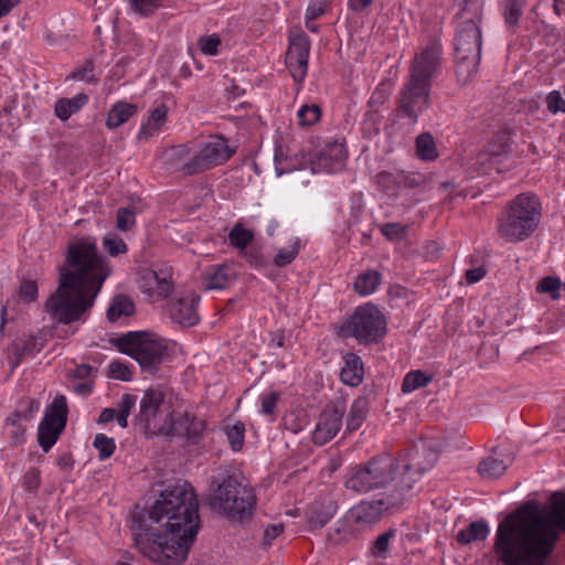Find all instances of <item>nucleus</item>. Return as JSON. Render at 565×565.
Listing matches in <instances>:
<instances>
[{
    "label": "nucleus",
    "instance_id": "obj_1",
    "mask_svg": "<svg viewBox=\"0 0 565 565\" xmlns=\"http://www.w3.org/2000/svg\"><path fill=\"white\" fill-rule=\"evenodd\" d=\"M137 550L162 565H180L200 529L199 502L191 484L170 483L130 526Z\"/></svg>",
    "mask_w": 565,
    "mask_h": 565
},
{
    "label": "nucleus",
    "instance_id": "obj_2",
    "mask_svg": "<svg viewBox=\"0 0 565 565\" xmlns=\"http://www.w3.org/2000/svg\"><path fill=\"white\" fill-rule=\"evenodd\" d=\"M565 534V492H554L542 507L529 500L498 525L493 551L503 565H550Z\"/></svg>",
    "mask_w": 565,
    "mask_h": 565
},
{
    "label": "nucleus",
    "instance_id": "obj_3",
    "mask_svg": "<svg viewBox=\"0 0 565 565\" xmlns=\"http://www.w3.org/2000/svg\"><path fill=\"white\" fill-rule=\"evenodd\" d=\"M67 264L61 269L56 290L45 302V310L62 324H71L88 312L104 281L110 275V266L95 244L81 242L68 248Z\"/></svg>",
    "mask_w": 565,
    "mask_h": 565
},
{
    "label": "nucleus",
    "instance_id": "obj_4",
    "mask_svg": "<svg viewBox=\"0 0 565 565\" xmlns=\"http://www.w3.org/2000/svg\"><path fill=\"white\" fill-rule=\"evenodd\" d=\"M418 449L412 454L411 461L399 463L390 455H379L370 460L353 466L347 473L344 487L358 494L377 492L383 498L394 493L404 501L418 478L430 470L437 461V454L423 449L424 461Z\"/></svg>",
    "mask_w": 565,
    "mask_h": 565
},
{
    "label": "nucleus",
    "instance_id": "obj_5",
    "mask_svg": "<svg viewBox=\"0 0 565 565\" xmlns=\"http://www.w3.org/2000/svg\"><path fill=\"white\" fill-rule=\"evenodd\" d=\"M441 46L433 41L420 53L416 54L408 82L399 93L398 113L413 122L429 106L431 79L440 68Z\"/></svg>",
    "mask_w": 565,
    "mask_h": 565
},
{
    "label": "nucleus",
    "instance_id": "obj_6",
    "mask_svg": "<svg viewBox=\"0 0 565 565\" xmlns=\"http://www.w3.org/2000/svg\"><path fill=\"white\" fill-rule=\"evenodd\" d=\"M231 154L225 139L216 138L194 153L185 145L170 147L163 151L162 161L167 170L194 175L222 164Z\"/></svg>",
    "mask_w": 565,
    "mask_h": 565
},
{
    "label": "nucleus",
    "instance_id": "obj_7",
    "mask_svg": "<svg viewBox=\"0 0 565 565\" xmlns=\"http://www.w3.org/2000/svg\"><path fill=\"white\" fill-rule=\"evenodd\" d=\"M206 501L215 512L242 522L252 518L256 497L242 476L228 475L217 483Z\"/></svg>",
    "mask_w": 565,
    "mask_h": 565
},
{
    "label": "nucleus",
    "instance_id": "obj_8",
    "mask_svg": "<svg viewBox=\"0 0 565 565\" xmlns=\"http://www.w3.org/2000/svg\"><path fill=\"white\" fill-rule=\"evenodd\" d=\"M541 203L533 194L515 196L498 218V233L507 242H523L537 228Z\"/></svg>",
    "mask_w": 565,
    "mask_h": 565
},
{
    "label": "nucleus",
    "instance_id": "obj_9",
    "mask_svg": "<svg viewBox=\"0 0 565 565\" xmlns=\"http://www.w3.org/2000/svg\"><path fill=\"white\" fill-rule=\"evenodd\" d=\"M120 353L138 362L143 372L153 374L158 371L166 353V345L150 333L143 331L128 332L111 340Z\"/></svg>",
    "mask_w": 565,
    "mask_h": 565
},
{
    "label": "nucleus",
    "instance_id": "obj_10",
    "mask_svg": "<svg viewBox=\"0 0 565 565\" xmlns=\"http://www.w3.org/2000/svg\"><path fill=\"white\" fill-rule=\"evenodd\" d=\"M387 331V322L382 311L373 303L358 307L343 323L340 333L354 338L361 344L370 345L382 341Z\"/></svg>",
    "mask_w": 565,
    "mask_h": 565
},
{
    "label": "nucleus",
    "instance_id": "obj_11",
    "mask_svg": "<svg viewBox=\"0 0 565 565\" xmlns=\"http://www.w3.org/2000/svg\"><path fill=\"white\" fill-rule=\"evenodd\" d=\"M512 152L511 136L507 131L498 132L486 150L471 158L469 168L478 174L488 173L495 164L505 161Z\"/></svg>",
    "mask_w": 565,
    "mask_h": 565
},
{
    "label": "nucleus",
    "instance_id": "obj_12",
    "mask_svg": "<svg viewBox=\"0 0 565 565\" xmlns=\"http://www.w3.org/2000/svg\"><path fill=\"white\" fill-rule=\"evenodd\" d=\"M399 495L394 493L391 498H382L380 500L361 501L352 507L348 512V518L359 525H373L383 516L385 511L399 505Z\"/></svg>",
    "mask_w": 565,
    "mask_h": 565
},
{
    "label": "nucleus",
    "instance_id": "obj_13",
    "mask_svg": "<svg viewBox=\"0 0 565 565\" xmlns=\"http://www.w3.org/2000/svg\"><path fill=\"white\" fill-rule=\"evenodd\" d=\"M345 412L343 402L328 405L320 414L312 439L316 445H324L330 441L340 430L342 418Z\"/></svg>",
    "mask_w": 565,
    "mask_h": 565
},
{
    "label": "nucleus",
    "instance_id": "obj_14",
    "mask_svg": "<svg viewBox=\"0 0 565 565\" xmlns=\"http://www.w3.org/2000/svg\"><path fill=\"white\" fill-rule=\"evenodd\" d=\"M310 40L303 33H297L290 38L286 53L287 67L296 82H301L307 75Z\"/></svg>",
    "mask_w": 565,
    "mask_h": 565
},
{
    "label": "nucleus",
    "instance_id": "obj_15",
    "mask_svg": "<svg viewBox=\"0 0 565 565\" xmlns=\"http://www.w3.org/2000/svg\"><path fill=\"white\" fill-rule=\"evenodd\" d=\"M476 18H465L457 24L455 34L456 54H481L480 17L476 15Z\"/></svg>",
    "mask_w": 565,
    "mask_h": 565
},
{
    "label": "nucleus",
    "instance_id": "obj_16",
    "mask_svg": "<svg viewBox=\"0 0 565 565\" xmlns=\"http://www.w3.org/2000/svg\"><path fill=\"white\" fill-rule=\"evenodd\" d=\"M347 154L341 142L333 141L321 148L310 160L312 173L337 172L344 166Z\"/></svg>",
    "mask_w": 565,
    "mask_h": 565
},
{
    "label": "nucleus",
    "instance_id": "obj_17",
    "mask_svg": "<svg viewBox=\"0 0 565 565\" xmlns=\"http://www.w3.org/2000/svg\"><path fill=\"white\" fill-rule=\"evenodd\" d=\"M199 297L190 296L171 301L168 306L169 317L182 327L195 326L200 318L196 310Z\"/></svg>",
    "mask_w": 565,
    "mask_h": 565
},
{
    "label": "nucleus",
    "instance_id": "obj_18",
    "mask_svg": "<svg viewBox=\"0 0 565 565\" xmlns=\"http://www.w3.org/2000/svg\"><path fill=\"white\" fill-rule=\"evenodd\" d=\"M164 395L161 391L149 388L145 392L140 402L139 419L145 423L147 429H156L157 416L163 403Z\"/></svg>",
    "mask_w": 565,
    "mask_h": 565
},
{
    "label": "nucleus",
    "instance_id": "obj_19",
    "mask_svg": "<svg viewBox=\"0 0 565 565\" xmlns=\"http://www.w3.org/2000/svg\"><path fill=\"white\" fill-rule=\"evenodd\" d=\"M43 342L41 338L32 334H23L17 338L9 348V352L12 354L11 370L17 369L21 362L42 350Z\"/></svg>",
    "mask_w": 565,
    "mask_h": 565
},
{
    "label": "nucleus",
    "instance_id": "obj_20",
    "mask_svg": "<svg viewBox=\"0 0 565 565\" xmlns=\"http://www.w3.org/2000/svg\"><path fill=\"white\" fill-rule=\"evenodd\" d=\"M337 510V500L330 495L323 497L312 504L309 523L315 527H322L334 516Z\"/></svg>",
    "mask_w": 565,
    "mask_h": 565
},
{
    "label": "nucleus",
    "instance_id": "obj_21",
    "mask_svg": "<svg viewBox=\"0 0 565 565\" xmlns=\"http://www.w3.org/2000/svg\"><path fill=\"white\" fill-rule=\"evenodd\" d=\"M67 404L64 395H57L46 407L41 423L64 430L67 422Z\"/></svg>",
    "mask_w": 565,
    "mask_h": 565
},
{
    "label": "nucleus",
    "instance_id": "obj_22",
    "mask_svg": "<svg viewBox=\"0 0 565 565\" xmlns=\"http://www.w3.org/2000/svg\"><path fill=\"white\" fill-rule=\"evenodd\" d=\"M481 54H456L455 72L461 84L469 83L477 74Z\"/></svg>",
    "mask_w": 565,
    "mask_h": 565
},
{
    "label": "nucleus",
    "instance_id": "obj_23",
    "mask_svg": "<svg viewBox=\"0 0 565 565\" xmlns=\"http://www.w3.org/2000/svg\"><path fill=\"white\" fill-rule=\"evenodd\" d=\"M364 370L362 359L356 354H349L345 365L340 372L341 381L350 386H359L363 381Z\"/></svg>",
    "mask_w": 565,
    "mask_h": 565
},
{
    "label": "nucleus",
    "instance_id": "obj_24",
    "mask_svg": "<svg viewBox=\"0 0 565 565\" xmlns=\"http://www.w3.org/2000/svg\"><path fill=\"white\" fill-rule=\"evenodd\" d=\"M396 537V530L388 527L379 534L369 545L367 553L375 559L387 558L392 542Z\"/></svg>",
    "mask_w": 565,
    "mask_h": 565
},
{
    "label": "nucleus",
    "instance_id": "obj_25",
    "mask_svg": "<svg viewBox=\"0 0 565 565\" xmlns=\"http://www.w3.org/2000/svg\"><path fill=\"white\" fill-rule=\"evenodd\" d=\"M168 107L164 104L159 105L151 110L147 121L142 124L139 132V139H148L153 136L167 121Z\"/></svg>",
    "mask_w": 565,
    "mask_h": 565
},
{
    "label": "nucleus",
    "instance_id": "obj_26",
    "mask_svg": "<svg viewBox=\"0 0 565 565\" xmlns=\"http://www.w3.org/2000/svg\"><path fill=\"white\" fill-rule=\"evenodd\" d=\"M369 395H362L354 399L350 407L349 415L347 418V428L349 430H356L362 426L369 413Z\"/></svg>",
    "mask_w": 565,
    "mask_h": 565
},
{
    "label": "nucleus",
    "instance_id": "obj_27",
    "mask_svg": "<svg viewBox=\"0 0 565 565\" xmlns=\"http://www.w3.org/2000/svg\"><path fill=\"white\" fill-rule=\"evenodd\" d=\"M87 102L88 96L84 93H79L72 98H60L55 104V115L58 119L65 121L77 113Z\"/></svg>",
    "mask_w": 565,
    "mask_h": 565
},
{
    "label": "nucleus",
    "instance_id": "obj_28",
    "mask_svg": "<svg viewBox=\"0 0 565 565\" xmlns=\"http://www.w3.org/2000/svg\"><path fill=\"white\" fill-rule=\"evenodd\" d=\"M142 279L147 282L148 289L159 297H167L172 289L171 277L168 273H158L156 270L145 271Z\"/></svg>",
    "mask_w": 565,
    "mask_h": 565
},
{
    "label": "nucleus",
    "instance_id": "obj_29",
    "mask_svg": "<svg viewBox=\"0 0 565 565\" xmlns=\"http://www.w3.org/2000/svg\"><path fill=\"white\" fill-rule=\"evenodd\" d=\"M137 111V106L126 102L115 104L108 111L106 126L115 129L127 122Z\"/></svg>",
    "mask_w": 565,
    "mask_h": 565
},
{
    "label": "nucleus",
    "instance_id": "obj_30",
    "mask_svg": "<svg viewBox=\"0 0 565 565\" xmlns=\"http://www.w3.org/2000/svg\"><path fill=\"white\" fill-rule=\"evenodd\" d=\"M382 281V274L376 269H369L362 274H360L354 282L353 289L360 296H369L373 294Z\"/></svg>",
    "mask_w": 565,
    "mask_h": 565
},
{
    "label": "nucleus",
    "instance_id": "obj_31",
    "mask_svg": "<svg viewBox=\"0 0 565 565\" xmlns=\"http://www.w3.org/2000/svg\"><path fill=\"white\" fill-rule=\"evenodd\" d=\"M235 274L231 266L220 265L214 267L211 273H206L207 289H224L234 279Z\"/></svg>",
    "mask_w": 565,
    "mask_h": 565
},
{
    "label": "nucleus",
    "instance_id": "obj_32",
    "mask_svg": "<svg viewBox=\"0 0 565 565\" xmlns=\"http://www.w3.org/2000/svg\"><path fill=\"white\" fill-rule=\"evenodd\" d=\"M526 0H502L501 12L504 23L508 28L514 29L519 25L520 18L523 14V9Z\"/></svg>",
    "mask_w": 565,
    "mask_h": 565
},
{
    "label": "nucleus",
    "instance_id": "obj_33",
    "mask_svg": "<svg viewBox=\"0 0 565 565\" xmlns=\"http://www.w3.org/2000/svg\"><path fill=\"white\" fill-rule=\"evenodd\" d=\"M135 312L132 300L125 295H117L113 298L107 310V319L110 322L117 321L121 316L129 317Z\"/></svg>",
    "mask_w": 565,
    "mask_h": 565
},
{
    "label": "nucleus",
    "instance_id": "obj_34",
    "mask_svg": "<svg viewBox=\"0 0 565 565\" xmlns=\"http://www.w3.org/2000/svg\"><path fill=\"white\" fill-rule=\"evenodd\" d=\"M489 535V526L484 521H475L467 529L460 530L457 541L460 544H469L473 541H483Z\"/></svg>",
    "mask_w": 565,
    "mask_h": 565
},
{
    "label": "nucleus",
    "instance_id": "obj_35",
    "mask_svg": "<svg viewBox=\"0 0 565 565\" xmlns=\"http://www.w3.org/2000/svg\"><path fill=\"white\" fill-rule=\"evenodd\" d=\"M416 152L424 161H434L438 158L435 140L429 132H423L416 138Z\"/></svg>",
    "mask_w": 565,
    "mask_h": 565
},
{
    "label": "nucleus",
    "instance_id": "obj_36",
    "mask_svg": "<svg viewBox=\"0 0 565 565\" xmlns=\"http://www.w3.org/2000/svg\"><path fill=\"white\" fill-rule=\"evenodd\" d=\"M253 239L254 233L244 227L242 223H236L228 233L230 245L239 249V252L245 250Z\"/></svg>",
    "mask_w": 565,
    "mask_h": 565
},
{
    "label": "nucleus",
    "instance_id": "obj_37",
    "mask_svg": "<svg viewBox=\"0 0 565 565\" xmlns=\"http://www.w3.org/2000/svg\"><path fill=\"white\" fill-rule=\"evenodd\" d=\"M508 466L503 460L489 456L480 461L478 471L483 478H499L505 472Z\"/></svg>",
    "mask_w": 565,
    "mask_h": 565
},
{
    "label": "nucleus",
    "instance_id": "obj_38",
    "mask_svg": "<svg viewBox=\"0 0 565 565\" xmlns=\"http://www.w3.org/2000/svg\"><path fill=\"white\" fill-rule=\"evenodd\" d=\"M398 174L380 172L376 175V184L381 192L388 198H396L399 193Z\"/></svg>",
    "mask_w": 565,
    "mask_h": 565
},
{
    "label": "nucleus",
    "instance_id": "obj_39",
    "mask_svg": "<svg viewBox=\"0 0 565 565\" xmlns=\"http://www.w3.org/2000/svg\"><path fill=\"white\" fill-rule=\"evenodd\" d=\"M431 381V376L420 370L407 373L402 383L403 393H412L413 391L426 386Z\"/></svg>",
    "mask_w": 565,
    "mask_h": 565
},
{
    "label": "nucleus",
    "instance_id": "obj_40",
    "mask_svg": "<svg viewBox=\"0 0 565 565\" xmlns=\"http://www.w3.org/2000/svg\"><path fill=\"white\" fill-rule=\"evenodd\" d=\"M62 431L61 429L40 423L38 441L43 451L47 452L53 447Z\"/></svg>",
    "mask_w": 565,
    "mask_h": 565
},
{
    "label": "nucleus",
    "instance_id": "obj_41",
    "mask_svg": "<svg viewBox=\"0 0 565 565\" xmlns=\"http://www.w3.org/2000/svg\"><path fill=\"white\" fill-rule=\"evenodd\" d=\"M137 211L132 205L122 206L117 210L116 227L121 232L130 231L136 225Z\"/></svg>",
    "mask_w": 565,
    "mask_h": 565
},
{
    "label": "nucleus",
    "instance_id": "obj_42",
    "mask_svg": "<svg viewBox=\"0 0 565 565\" xmlns=\"http://www.w3.org/2000/svg\"><path fill=\"white\" fill-rule=\"evenodd\" d=\"M93 447L98 451V458L105 460L114 454L116 444L114 438L105 434H97L94 438Z\"/></svg>",
    "mask_w": 565,
    "mask_h": 565
},
{
    "label": "nucleus",
    "instance_id": "obj_43",
    "mask_svg": "<svg viewBox=\"0 0 565 565\" xmlns=\"http://www.w3.org/2000/svg\"><path fill=\"white\" fill-rule=\"evenodd\" d=\"M244 433L245 426L241 422H237L233 425H227L225 427V434L234 451H238L242 449L244 444Z\"/></svg>",
    "mask_w": 565,
    "mask_h": 565
},
{
    "label": "nucleus",
    "instance_id": "obj_44",
    "mask_svg": "<svg viewBox=\"0 0 565 565\" xmlns=\"http://www.w3.org/2000/svg\"><path fill=\"white\" fill-rule=\"evenodd\" d=\"M105 250L113 257L127 252V245L122 238L115 233H109L103 238Z\"/></svg>",
    "mask_w": 565,
    "mask_h": 565
},
{
    "label": "nucleus",
    "instance_id": "obj_45",
    "mask_svg": "<svg viewBox=\"0 0 565 565\" xmlns=\"http://www.w3.org/2000/svg\"><path fill=\"white\" fill-rule=\"evenodd\" d=\"M298 253L299 241L296 239L289 247H282L277 252L274 258V265L276 267H285L297 257Z\"/></svg>",
    "mask_w": 565,
    "mask_h": 565
},
{
    "label": "nucleus",
    "instance_id": "obj_46",
    "mask_svg": "<svg viewBox=\"0 0 565 565\" xmlns=\"http://www.w3.org/2000/svg\"><path fill=\"white\" fill-rule=\"evenodd\" d=\"M562 284L556 277L547 276L542 278L537 286L536 291L540 294H548L553 300L559 299V288Z\"/></svg>",
    "mask_w": 565,
    "mask_h": 565
},
{
    "label": "nucleus",
    "instance_id": "obj_47",
    "mask_svg": "<svg viewBox=\"0 0 565 565\" xmlns=\"http://www.w3.org/2000/svg\"><path fill=\"white\" fill-rule=\"evenodd\" d=\"M301 126H310L320 119L321 110L316 104L302 105L297 113Z\"/></svg>",
    "mask_w": 565,
    "mask_h": 565
},
{
    "label": "nucleus",
    "instance_id": "obj_48",
    "mask_svg": "<svg viewBox=\"0 0 565 565\" xmlns=\"http://www.w3.org/2000/svg\"><path fill=\"white\" fill-rule=\"evenodd\" d=\"M107 376L124 382L131 381V371L127 364L120 361H113L107 367Z\"/></svg>",
    "mask_w": 565,
    "mask_h": 565
},
{
    "label": "nucleus",
    "instance_id": "obj_49",
    "mask_svg": "<svg viewBox=\"0 0 565 565\" xmlns=\"http://www.w3.org/2000/svg\"><path fill=\"white\" fill-rule=\"evenodd\" d=\"M66 79L73 81H85L93 83L96 81L94 76V64L92 61H85L83 66L75 68L71 74L66 76Z\"/></svg>",
    "mask_w": 565,
    "mask_h": 565
},
{
    "label": "nucleus",
    "instance_id": "obj_50",
    "mask_svg": "<svg viewBox=\"0 0 565 565\" xmlns=\"http://www.w3.org/2000/svg\"><path fill=\"white\" fill-rule=\"evenodd\" d=\"M406 226L401 223H385L381 226V233L390 241L399 242L406 235Z\"/></svg>",
    "mask_w": 565,
    "mask_h": 565
},
{
    "label": "nucleus",
    "instance_id": "obj_51",
    "mask_svg": "<svg viewBox=\"0 0 565 565\" xmlns=\"http://www.w3.org/2000/svg\"><path fill=\"white\" fill-rule=\"evenodd\" d=\"M198 44L203 54L213 56L217 54L221 39L217 34L201 36Z\"/></svg>",
    "mask_w": 565,
    "mask_h": 565
},
{
    "label": "nucleus",
    "instance_id": "obj_52",
    "mask_svg": "<svg viewBox=\"0 0 565 565\" xmlns=\"http://www.w3.org/2000/svg\"><path fill=\"white\" fill-rule=\"evenodd\" d=\"M547 110L552 114H565V98L559 90H552L545 99Z\"/></svg>",
    "mask_w": 565,
    "mask_h": 565
},
{
    "label": "nucleus",
    "instance_id": "obj_53",
    "mask_svg": "<svg viewBox=\"0 0 565 565\" xmlns=\"http://www.w3.org/2000/svg\"><path fill=\"white\" fill-rule=\"evenodd\" d=\"M391 94V87L388 84H380L375 90L372 93L369 105L372 108H379L380 106L384 105L385 102L388 99V96Z\"/></svg>",
    "mask_w": 565,
    "mask_h": 565
},
{
    "label": "nucleus",
    "instance_id": "obj_54",
    "mask_svg": "<svg viewBox=\"0 0 565 565\" xmlns=\"http://www.w3.org/2000/svg\"><path fill=\"white\" fill-rule=\"evenodd\" d=\"M40 483V472L35 468H31L24 473L22 486L25 490L30 492H36Z\"/></svg>",
    "mask_w": 565,
    "mask_h": 565
},
{
    "label": "nucleus",
    "instance_id": "obj_55",
    "mask_svg": "<svg viewBox=\"0 0 565 565\" xmlns=\"http://www.w3.org/2000/svg\"><path fill=\"white\" fill-rule=\"evenodd\" d=\"M279 398L280 394L277 392L266 394L262 399L260 413L268 416L274 415Z\"/></svg>",
    "mask_w": 565,
    "mask_h": 565
},
{
    "label": "nucleus",
    "instance_id": "obj_56",
    "mask_svg": "<svg viewBox=\"0 0 565 565\" xmlns=\"http://www.w3.org/2000/svg\"><path fill=\"white\" fill-rule=\"evenodd\" d=\"M38 295V286L33 280H24L19 288V296L25 302L35 300Z\"/></svg>",
    "mask_w": 565,
    "mask_h": 565
},
{
    "label": "nucleus",
    "instance_id": "obj_57",
    "mask_svg": "<svg viewBox=\"0 0 565 565\" xmlns=\"http://www.w3.org/2000/svg\"><path fill=\"white\" fill-rule=\"evenodd\" d=\"M284 532V525L282 523L278 524H271L268 525L264 530V536H263V545L265 547H268L271 545L273 541L277 539L281 533Z\"/></svg>",
    "mask_w": 565,
    "mask_h": 565
},
{
    "label": "nucleus",
    "instance_id": "obj_58",
    "mask_svg": "<svg viewBox=\"0 0 565 565\" xmlns=\"http://www.w3.org/2000/svg\"><path fill=\"white\" fill-rule=\"evenodd\" d=\"M136 406V396L124 394L117 403V414L130 415L131 409Z\"/></svg>",
    "mask_w": 565,
    "mask_h": 565
},
{
    "label": "nucleus",
    "instance_id": "obj_59",
    "mask_svg": "<svg viewBox=\"0 0 565 565\" xmlns=\"http://www.w3.org/2000/svg\"><path fill=\"white\" fill-rule=\"evenodd\" d=\"M241 255L253 266L260 267L265 264L263 255L259 248H250L241 252Z\"/></svg>",
    "mask_w": 565,
    "mask_h": 565
},
{
    "label": "nucleus",
    "instance_id": "obj_60",
    "mask_svg": "<svg viewBox=\"0 0 565 565\" xmlns=\"http://www.w3.org/2000/svg\"><path fill=\"white\" fill-rule=\"evenodd\" d=\"M301 168V166L297 167L294 163H289L287 158L281 159L278 153L275 154V170L278 177L282 175L284 173Z\"/></svg>",
    "mask_w": 565,
    "mask_h": 565
},
{
    "label": "nucleus",
    "instance_id": "obj_61",
    "mask_svg": "<svg viewBox=\"0 0 565 565\" xmlns=\"http://www.w3.org/2000/svg\"><path fill=\"white\" fill-rule=\"evenodd\" d=\"M19 407L22 408L23 419L29 420L40 409V403L35 399H25L20 402Z\"/></svg>",
    "mask_w": 565,
    "mask_h": 565
},
{
    "label": "nucleus",
    "instance_id": "obj_62",
    "mask_svg": "<svg viewBox=\"0 0 565 565\" xmlns=\"http://www.w3.org/2000/svg\"><path fill=\"white\" fill-rule=\"evenodd\" d=\"M487 274V270L480 266L476 268H470L466 271V280L469 285L476 284L480 281Z\"/></svg>",
    "mask_w": 565,
    "mask_h": 565
},
{
    "label": "nucleus",
    "instance_id": "obj_63",
    "mask_svg": "<svg viewBox=\"0 0 565 565\" xmlns=\"http://www.w3.org/2000/svg\"><path fill=\"white\" fill-rule=\"evenodd\" d=\"M93 367L89 364H81L75 367L73 371V377L75 379H86L90 375Z\"/></svg>",
    "mask_w": 565,
    "mask_h": 565
},
{
    "label": "nucleus",
    "instance_id": "obj_64",
    "mask_svg": "<svg viewBox=\"0 0 565 565\" xmlns=\"http://www.w3.org/2000/svg\"><path fill=\"white\" fill-rule=\"evenodd\" d=\"M116 412L117 411L115 408H104L97 418V423L107 424L111 422L116 417Z\"/></svg>",
    "mask_w": 565,
    "mask_h": 565
}]
</instances>
